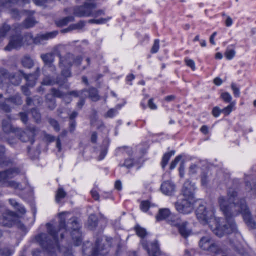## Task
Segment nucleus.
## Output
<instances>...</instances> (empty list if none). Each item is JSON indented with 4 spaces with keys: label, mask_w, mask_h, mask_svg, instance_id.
<instances>
[{
    "label": "nucleus",
    "mask_w": 256,
    "mask_h": 256,
    "mask_svg": "<svg viewBox=\"0 0 256 256\" xmlns=\"http://www.w3.org/2000/svg\"><path fill=\"white\" fill-rule=\"evenodd\" d=\"M135 230L136 234L140 238H144L146 234V230L138 226L135 227Z\"/></svg>",
    "instance_id": "nucleus-47"
},
{
    "label": "nucleus",
    "mask_w": 256,
    "mask_h": 256,
    "mask_svg": "<svg viewBox=\"0 0 256 256\" xmlns=\"http://www.w3.org/2000/svg\"><path fill=\"white\" fill-rule=\"evenodd\" d=\"M98 73L97 74V80L109 72L108 66L106 64L105 60L102 54H97Z\"/></svg>",
    "instance_id": "nucleus-14"
},
{
    "label": "nucleus",
    "mask_w": 256,
    "mask_h": 256,
    "mask_svg": "<svg viewBox=\"0 0 256 256\" xmlns=\"http://www.w3.org/2000/svg\"><path fill=\"white\" fill-rule=\"evenodd\" d=\"M62 49L63 47L61 46H56L53 48L52 51L51 52V53L53 54L54 56L55 55L58 56L59 58V60H60V58H62Z\"/></svg>",
    "instance_id": "nucleus-41"
},
{
    "label": "nucleus",
    "mask_w": 256,
    "mask_h": 256,
    "mask_svg": "<svg viewBox=\"0 0 256 256\" xmlns=\"http://www.w3.org/2000/svg\"><path fill=\"white\" fill-rule=\"evenodd\" d=\"M28 87L32 86L28 85L27 82L26 83V85L22 86L21 87V90L22 92V94L26 96H29L30 94V92Z\"/></svg>",
    "instance_id": "nucleus-55"
},
{
    "label": "nucleus",
    "mask_w": 256,
    "mask_h": 256,
    "mask_svg": "<svg viewBox=\"0 0 256 256\" xmlns=\"http://www.w3.org/2000/svg\"><path fill=\"white\" fill-rule=\"evenodd\" d=\"M32 2L37 6H43L48 2V0H32Z\"/></svg>",
    "instance_id": "nucleus-62"
},
{
    "label": "nucleus",
    "mask_w": 256,
    "mask_h": 256,
    "mask_svg": "<svg viewBox=\"0 0 256 256\" xmlns=\"http://www.w3.org/2000/svg\"><path fill=\"white\" fill-rule=\"evenodd\" d=\"M2 127L3 131L6 134L14 133L18 128H14L8 120H4L2 122Z\"/></svg>",
    "instance_id": "nucleus-26"
},
{
    "label": "nucleus",
    "mask_w": 256,
    "mask_h": 256,
    "mask_svg": "<svg viewBox=\"0 0 256 256\" xmlns=\"http://www.w3.org/2000/svg\"><path fill=\"white\" fill-rule=\"evenodd\" d=\"M236 55V51L234 49H227L224 52V56L228 60H232Z\"/></svg>",
    "instance_id": "nucleus-45"
},
{
    "label": "nucleus",
    "mask_w": 256,
    "mask_h": 256,
    "mask_svg": "<svg viewBox=\"0 0 256 256\" xmlns=\"http://www.w3.org/2000/svg\"><path fill=\"white\" fill-rule=\"evenodd\" d=\"M108 144L109 142L108 140H104L100 150V154L98 157L99 160H102L106 154Z\"/></svg>",
    "instance_id": "nucleus-27"
},
{
    "label": "nucleus",
    "mask_w": 256,
    "mask_h": 256,
    "mask_svg": "<svg viewBox=\"0 0 256 256\" xmlns=\"http://www.w3.org/2000/svg\"><path fill=\"white\" fill-rule=\"evenodd\" d=\"M150 206V203L148 200L142 201L140 204V208L144 212L148 210Z\"/></svg>",
    "instance_id": "nucleus-52"
},
{
    "label": "nucleus",
    "mask_w": 256,
    "mask_h": 256,
    "mask_svg": "<svg viewBox=\"0 0 256 256\" xmlns=\"http://www.w3.org/2000/svg\"><path fill=\"white\" fill-rule=\"evenodd\" d=\"M237 192L232 188L228 191V198L220 196L218 203L220 210L225 216L224 224H220L222 218H213L212 222L216 224L214 228L210 225L214 234L220 238L226 234L236 232L237 228L233 217L241 213L247 225L252 228L256 229V222L252 218L246 202L244 198L237 196ZM224 220V219H222Z\"/></svg>",
    "instance_id": "nucleus-1"
},
{
    "label": "nucleus",
    "mask_w": 256,
    "mask_h": 256,
    "mask_svg": "<svg viewBox=\"0 0 256 256\" xmlns=\"http://www.w3.org/2000/svg\"><path fill=\"white\" fill-rule=\"evenodd\" d=\"M72 30H80L82 29L84 26V22L80 21L74 24H70Z\"/></svg>",
    "instance_id": "nucleus-57"
},
{
    "label": "nucleus",
    "mask_w": 256,
    "mask_h": 256,
    "mask_svg": "<svg viewBox=\"0 0 256 256\" xmlns=\"http://www.w3.org/2000/svg\"><path fill=\"white\" fill-rule=\"evenodd\" d=\"M142 246L147 250L149 256H160V255L157 241H154L148 246L146 242L144 240H142Z\"/></svg>",
    "instance_id": "nucleus-16"
},
{
    "label": "nucleus",
    "mask_w": 256,
    "mask_h": 256,
    "mask_svg": "<svg viewBox=\"0 0 256 256\" xmlns=\"http://www.w3.org/2000/svg\"><path fill=\"white\" fill-rule=\"evenodd\" d=\"M193 200L184 198L181 201L176 202L175 206L178 212L184 214L190 213L193 210Z\"/></svg>",
    "instance_id": "nucleus-12"
},
{
    "label": "nucleus",
    "mask_w": 256,
    "mask_h": 256,
    "mask_svg": "<svg viewBox=\"0 0 256 256\" xmlns=\"http://www.w3.org/2000/svg\"><path fill=\"white\" fill-rule=\"evenodd\" d=\"M9 100L17 105L21 104L22 102L21 97H10Z\"/></svg>",
    "instance_id": "nucleus-60"
},
{
    "label": "nucleus",
    "mask_w": 256,
    "mask_h": 256,
    "mask_svg": "<svg viewBox=\"0 0 256 256\" xmlns=\"http://www.w3.org/2000/svg\"><path fill=\"white\" fill-rule=\"evenodd\" d=\"M160 49V40L158 39H155L154 40L153 44L150 48V52L152 54L157 53Z\"/></svg>",
    "instance_id": "nucleus-39"
},
{
    "label": "nucleus",
    "mask_w": 256,
    "mask_h": 256,
    "mask_svg": "<svg viewBox=\"0 0 256 256\" xmlns=\"http://www.w3.org/2000/svg\"><path fill=\"white\" fill-rule=\"evenodd\" d=\"M213 241L208 236H203L199 241V246L202 250L208 251Z\"/></svg>",
    "instance_id": "nucleus-23"
},
{
    "label": "nucleus",
    "mask_w": 256,
    "mask_h": 256,
    "mask_svg": "<svg viewBox=\"0 0 256 256\" xmlns=\"http://www.w3.org/2000/svg\"><path fill=\"white\" fill-rule=\"evenodd\" d=\"M58 34V31H52L44 34H38L36 37H34L31 33H28L25 35L26 39L30 40L36 44H44L45 42L49 39L54 38Z\"/></svg>",
    "instance_id": "nucleus-9"
},
{
    "label": "nucleus",
    "mask_w": 256,
    "mask_h": 256,
    "mask_svg": "<svg viewBox=\"0 0 256 256\" xmlns=\"http://www.w3.org/2000/svg\"><path fill=\"white\" fill-rule=\"evenodd\" d=\"M66 196V192L62 188H59L56 194V201L59 202L60 200L64 198Z\"/></svg>",
    "instance_id": "nucleus-38"
},
{
    "label": "nucleus",
    "mask_w": 256,
    "mask_h": 256,
    "mask_svg": "<svg viewBox=\"0 0 256 256\" xmlns=\"http://www.w3.org/2000/svg\"><path fill=\"white\" fill-rule=\"evenodd\" d=\"M36 23L37 22L33 18L28 17L22 22V26L25 28H29L33 27Z\"/></svg>",
    "instance_id": "nucleus-31"
},
{
    "label": "nucleus",
    "mask_w": 256,
    "mask_h": 256,
    "mask_svg": "<svg viewBox=\"0 0 256 256\" xmlns=\"http://www.w3.org/2000/svg\"><path fill=\"white\" fill-rule=\"evenodd\" d=\"M175 153L174 150H171L170 152L166 153L162 156V166L163 168L166 166L170 158Z\"/></svg>",
    "instance_id": "nucleus-36"
},
{
    "label": "nucleus",
    "mask_w": 256,
    "mask_h": 256,
    "mask_svg": "<svg viewBox=\"0 0 256 256\" xmlns=\"http://www.w3.org/2000/svg\"><path fill=\"white\" fill-rule=\"evenodd\" d=\"M68 94L72 96H96V89L94 88H90L80 91L72 90Z\"/></svg>",
    "instance_id": "nucleus-21"
},
{
    "label": "nucleus",
    "mask_w": 256,
    "mask_h": 256,
    "mask_svg": "<svg viewBox=\"0 0 256 256\" xmlns=\"http://www.w3.org/2000/svg\"><path fill=\"white\" fill-rule=\"evenodd\" d=\"M208 251L214 254H218L221 253L222 250L218 244L214 240Z\"/></svg>",
    "instance_id": "nucleus-34"
},
{
    "label": "nucleus",
    "mask_w": 256,
    "mask_h": 256,
    "mask_svg": "<svg viewBox=\"0 0 256 256\" xmlns=\"http://www.w3.org/2000/svg\"><path fill=\"white\" fill-rule=\"evenodd\" d=\"M82 60V58L80 56H75L72 54L67 53L59 60L58 66L60 68H70L74 64L79 66Z\"/></svg>",
    "instance_id": "nucleus-7"
},
{
    "label": "nucleus",
    "mask_w": 256,
    "mask_h": 256,
    "mask_svg": "<svg viewBox=\"0 0 256 256\" xmlns=\"http://www.w3.org/2000/svg\"><path fill=\"white\" fill-rule=\"evenodd\" d=\"M5 148L2 146H0V166H7L8 160L4 156Z\"/></svg>",
    "instance_id": "nucleus-32"
},
{
    "label": "nucleus",
    "mask_w": 256,
    "mask_h": 256,
    "mask_svg": "<svg viewBox=\"0 0 256 256\" xmlns=\"http://www.w3.org/2000/svg\"><path fill=\"white\" fill-rule=\"evenodd\" d=\"M11 30L10 26L6 23H4L0 26V36L4 38Z\"/></svg>",
    "instance_id": "nucleus-35"
},
{
    "label": "nucleus",
    "mask_w": 256,
    "mask_h": 256,
    "mask_svg": "<svg viewBox=\"0 0 256 256\" xmlns=\"http://www.w3.org/2000/svg\"><path fill=\"white\" fill-rule=\"evenodd\" d=\"M195 188L194 184H192L189 180H186L182 190L184 198L194 200Z\"/></svg>",
    "instance_id": "nucleus-15"
},
{
    "label": "nucleus",
    "mask_w": 256,
    "mask_h": 256,
    "mask_svg": "<svg viewBox=\"0 0 256 256\" xmlns=\"http://www.w3.org/2000/svg\"><path fill=\"white\" fill-rule=\"evenodd\" d=\"M168 222L173 226H178V225H180V222H182L180 218L176 215L172 214L170 215V216L167 220Z\"/></svg>",
    "instance_id": "nucleus-30"
},
{
    "label": "nucleus",
    "mask_w": 256,
    "mask_h": 256,
    "mask_svg": "<svg viewBox=\"0 0 256 256\" xmlns=\"http://www.w3.org/2000/svg\"><path fill=\"white\" fill-rule=\"evenodd\" d=\"M15 136L14 133H12L8 136H6L4 140H6L10 145L14 146L18 142L17 138L14 137Z\"/></svg>",
    "instance_id": "nucleus-37"
},
{
    "label": "nucleus",
    "mask_w": 256,
    "mask_h": 256,
    "mask_svg": "<svg viewBox=\"0 0 256 256\" xmlns=\"http://www.w3.org/2000/svg\"><path fill=\"white\" fill-rule=\"evenodd\" d=\"M160 189L162 194L170 196L175 192L176 186L171 181L166 180L162 184Z\"/></svg>",
    "instance_id": "nucleus-20"
},
{
    "label": "nucleus",
    "mask_w": 256,
    "mask_h": 256,
    "mask_svg": "<svg viewBox=\"0 0 256 256\" xmlns=\"http://www.w3.org/2000/svg\"><path fill=\"white\" fill-rule=\"evenodd\" d=\"M122 106H120L119 104L116 106V108H111L109 110L108 112L105 114L104 116L106 118H112L113 117L117 112V110L120 109Z\"/></svg>",
    "instance_id": "nucleus-43"
},
{
    "label": "nucleus",
    "mask_w": 256,
    "mask_h": 256,
    "mask_svg": "<svg viewBox=\"0 0 256 256\" xmlns=\"http://www.w3.org/2000/svg\"><path fill=\"white\" fill-rule=\"evenodd\" d=\"M65 82V80L62 78L57 76L56 79L52 78L50 76L45 78L42 82V86L38 90V91L44 90V86L54 85L56 84L62 86Z\"/></svg>",
    "instance_id": "nucleus-18"
},
{
    "label": "nucleus",
    "mask_w": 256,
    "mask_h": 256,
    "mask_svg": "<svg viewBox=\"0 0 256 256\" xmlns=\"http://www.w3.org/2000/svg\"><path fill=\"white\" fill-rule=\"evenodd\" d=\"M10 204L22 215H24L26 212V210L24 207L21 204L15 200L10 198L8 200Z\"/></svg>",
    "instance_id": "nucleus-25"
},
{
    "label": "nucleus",
    "mask_w": 256,
    "mask_h": 256,
    "mask_svg": "<svg viewBox=\"0 0 256 256\" xmlns=\"http://www.w3.org/2000/svg\"><path fill=\"white\" fill-rule=\"evenodd\" d=\"M171 213L169 210V209L164 208L160 209L158 212V214L156 216V218L157 221H160L164 220H166L170 216Z\"/></svg>",
    "instance_id": "nucleus-24"
},
{
    "label": "nucleus",
    "mask_w": 256,
    "mask_h": 256,
    "mask_svg": "<svg viewBox=\"0 0 256 256\" xmlns=\"http://www.w3.org/2000/svg\"><path fill=\"white\" fill-rule=\"evenodd\" d=\"M246 189L248 190H254L256 192V184H254L253 186H252L251 184L249 182L246 181Z\"/></svg>",
    "instance_id": "nucleus-63"
},
{
    "label": "nucleus",
    "mask_w": 256,
    "mask_h": 256,
    "mask_svg": "<svg viewBox=\"0 0 256 256\" xmlns=\"http://www.w3.org/2000/svg\"><path fill=\"white\" fill-rule=\"evenodd\" d=\"M95 5L92 3L85 2L82 6H76L73 8L74 14L78 17L88 16L92 14Z\"/></svg>",
    "instance_id": "nucleus-10"
},
{
    "label": "nucleus",
    "mask_w": 256,
    "mask_h": 256,
    "mask_svg": "<svg viewBox=\"0 0 256 256\" xmlns=\"http://www.w3.org/2000/svg\"><path fill=\"white\" fill-rule=\"evenodd\" d=\"M182 158V156H177L174 160L172 161L171 164H170V170H172L174 169L176 166L177 164L178 163V162Z\"/></svg>",
    "instance_id": "nucleus-58"
},
{
    "label": "nucleus",
    "mask_w": 256,
    "mask_h": 256,
    "mask_svg": "<svg viewBox=\"0 0 256 256\" xmlns=\"http://www.w3.org/2000/svg\"><path fill=\"white\" fill-rule=\"evenodd\" d=\"M22 66L26 68H31L34 65L33 60L28 56H24L21 60Z\"/></svg>",
    "instance_id": "nucleus-28"
},
{
    "label": "nucleus",
    "mask_w": 256,
    "mask_h": 256,
    "mask_svg": "<svg viewBox=\"0 0 256 256\" xmlns=\"http://www.w3.org/2000/svg\"><path fill=\"white\" fill-rule=\"evenodd\" d=\"M188 222H180V225H178V232L184 238H186L192 233V230L188 227Z\"/></svg>",
    "instance_id": "nucleus-22"
},
{
    "label": "nucleus",
    "mask_w": 256,
    "mask_h": 256,
    "mask_svg": "<svg viewBox=\"0 0 256 256\" xmlns=\"http://www.w3.org/2000/svg\"><path fill=\"white\" fill-rule=\"evenodd\" d=\"M184 61L186 66L190 68L192 70L194 71L196 70V64L193 60L186 58Z\"/></svg>",
    "instance_id": "nucleus-44"
},
{
    "label": "nucleus",
    "mask_w": 256,
    "mask_h": 256,
    "mask_svg": "<svg viewBox=\"0 0 256 256\" xmlns=\"http://www.w3.org/2000/svg\"><path fill=\"white\" fill-rule=\"evenodd\" d=\"M2 236V232L0 230V238ZM12 254V252L8 248H0V255L1 256H10Z\"/></svg>",
    "instance_id": "nucleus-48"
},
{
    "label": "nucleus",
    "mask_w": 256,
    "mask_h": 256,
    "mask_svg": "<svg viewBox=\"0 0 256 256\" xmlns=\"http://www.w3.org/2000/svg\"><path fill=\"white\" fill-rule=\"evenodd\" d=\"M52 96H64V94L58 89L52 88L50 90Z\"/></svg>",
    "instance_id": "nucleus-56"
},
{
    "label": "nucleus",
    "mask_w": 256,
    "mask_h": 256,
    "mask_svg": "<svg viewBox=\"0 0 256 256\" xmlns=\"http://www.w3.org/2000/svg\"><path fill=\"white\" fill-rule=\"evenodd\" d=\"M116 246V253L118 254L121 248L120 240L118 238H106L104 240L100 241L97 240V256H104L108 253L107 248L110 246Z\"/></svg>",
    "instance_id": "nucleus-4"
},
{
    "label": "nucleus",
    "mask_w": 256,
    "mask_h": 256,
    "mask_svg": "<svg viewBox=\"0 0 256 256\" xmlns=\"http://www.w3.org/2000/svg\"><path fill=\"white\" fill-rule=\"evenodd\" d=\"M107 224V220L103 214L100 213L97 216V226H99L101 229L104 228Z\"/></svg>",
    "instance_id": "nucleus-33"
},
{
    "label": "nucleus",
    "mask_w": 256,
    "mask_h": 256,
    "mask_svg": "<svg viewBox=\"0 0 256 256\" xmlns=\"http://www.w3.org/2000/svg\"><path fill=\"white\" fill-rule=\"evenodd\" d=\"M74 20L73 16H68L58 20L56 24L58 26L61 27L66 25L69 22H73Z\"/></svg>",
    "instance_id": "nucleus-29"
},
{
    "label": "nucleus",
    "mask_w": 256,
    "mask_h": 256,
    "mask_svg": "<svg viewBox=\"0 0 256 256\" xmlns=\"http://www.w3.org/2000/svg\"><path fill=\"white\" fill-rule=\"evenodd\" d=\"M40 70L37 68L34 74H26L23 70H19L17 72L10 73L6 70L0 69V82H3L4 80L8 79L14 85H18L23 76L27 82V84L34 86L36 84V80L39 76Z\"/></svg>",
    "instance_id": "nucleus-3"
},
{
    "label": "nucleus",
    "mask_w": 256,
    "mask_h": 256,
    "mask_svg": "<svg viewBox=\"0 0 256 256\" xmlns=\"http://www.w3.org/2000/svg\"><path fill=\"white\" fill-rule=\"evenodd\" d=\"M38 130L35 126H27L25 130L17 128L15 131V135L23 142H30L32 144L34 142V137Z\"/></svg>",
    "instance_id": "nucleus-5"
},
{
    "label": "nucleus",
    "mask_w": 256,
    "mask_h": 256,
    "mask_svg": "<svg viewBox=\"0 0 256 256\" xmlns=\"http://www.w3.org/2000/svg\"><path fill=\"white\" fill-rule=\"evenodd\" d=\"M66 212H63L60 214V222L58 228H56L53 222H50L46 224L47 232L48 234L45 233H41L35 236V242L38 244L42 248L48 249L53 248L58 244L60 233V238H64V234L67 230L65 224L66 218L63 216Z\"/></svg>",
    "instance_id": "nucleus-2"
},
{
    "label": "nucleus",
    "mask_w": 256,
    "mask_h": 256,
    "mask_svg": "<svg viewBox=\"0 0 256 256\" xmlns=\"http://www.w3.org/2000/svg\"><path fill=\"white\" fill-rule=\"evenodd\" d=\"M231 88L233 91L234 96H238L240 94V89L236 84L232 83L231 84Z\"/></svg>",
    "instance_id": "nucleus-61"
},
{
    "label": "nucleus",
    "mask_w": 256,
    "mask_h": 256,
    "mask_svg": "<svg viewBox=\"0 0 256 256\" xmlns=\"http://www.w3.org/2000/svg\"><path fill=\"white\" fill-rule=\"evenodd\" d=\"M31 114L33 118L36 123L40 122L41 115L38 110L36 108H33L31 110Z\"/></svg>",
    "instance_id": "nucleus-42"
},
{
    "label": "nucleus",
    "mask_w": 256,
    "mask_h": 256,
    "mask_svg": "<svg viewBox=\"0 0 256 256\" xmlns=\"http://www.w3.org/2000/svg\"><path fill=\"white\" fill-rule=\"evenodd\" d=\"M4 186L10 187L14 189H22V186L20 183L16 182L13 180H8L6 184Z\"/></svg>",
    "instance_id": "nucleus-40"
},
{
    "label": "nucleus",
    "mask_w": 256,
    "mask_h": 256,
    "mask_svg": "<svg viewBox=\"0 0 256 256\" xmlns=\"http://www.w3.org/2000/svg\"><path fill=\"white\" fill-rule=\"evenodd\" d=\"M209 176L207 173L204 172L201 174V182L204 186H206L209 182Z\"/></svg>",
    "instance_id": "nucleus-49"
},
{
    "label": "nucleus",
    "mask_w": 256,
    "mask_h": 256,
    "mask_svg": "<svg viewBox=\"0 0 256 256\" xmlns=\"http://www.w3.org/2000/svg\"><path fill=\"white\" fill-rule=\"evenodd\" d=\"M214 214L212 210H207L206 206L203 204H200L196 210V214L198 219L203 224L210 222L212 220Z\"/></svg>",
    "instance_id": "nucleus-6"
},
{
    "label": "nucleus",
    "mask_w": 256,
    "mask_h": 256,
    "mask_svg": "<svg viewBox=\"0 0 256 256\" xmlns=\"http://www.w3.org/2000/svg\"><path fill=\"white\" fill-rule=\"evenodd\" d=\"M22 44V38L20 35H16L10 38L8 44L5 47L6 50H10L12 48H18Z\"/></svg>",
    "instance_id": "nucleus-17"
},
{
    "label": "nucleus",
    "mask_w": 256,
    "mask_h": 256,
    "mask_svg": "<svg viewBox=\"0 0 256 256\" xmlns=\"http://www.w3.org/2000/svg\"><path fill=\"white\" fill-rule=\"evenodd\" d=\"M70 222L68 223L67 228L68 230H72V236L76 246L80 244L82 242L81 233L80 232V224L76 218L70 219Z\"/></svg>",
    "instance_id": "nucleus-8"
},
{
    "label": "nucleus",
    "mask_w": 256,
    "mask_h": 256,
    "mask_svg": "<svg viewBox=\"0 0 256 256\" xmlns=\"http://www.w3.org/2000/svg\"><path fill=\"white\" fill-rule=\"evenodd\" d=\"M60 68L62 69L61 74L64 78H66L71 76L70 68Z\"/></svg>",
    "instance_id": "nucleus-53"
},
{
    "label": "nucleus",
    "mask_w": 256,
    "mask_h": 256,
    "mask_svg": "<svg viewBox=\"0 0 256 256\" xmlns=\"http://www.w3.org/2000/svg\"><path fill=\"white\" fill-rule=\"evenodd\" d=\"M235 104L234 102H232L230 103V104L227 106L226 107L224 108L222 112H224L226 114H228L232 110L233 108L234 107Z\"/></svg>",
    "instance_id": "nucleus-54"
},
{
    "label": "nucleus",
    "mask_w": 256,
    "mask_h": 256,
    "mask_svg": "<svg viewBox=\"0 0 256 256\" xmlns=\"http://www.w3.org/2000/svg\"><path fill=\"white\" fill-rule=\"evenodd\" d=\"M136 76H135L132 74H129L128 75H126V78H125V82L127 84H128L130 86H132V80H134Z\"/></svg>",
    "instance_id": "nucleus-51"
},
{
    "label": "nucleus",
    "mask_w": 256,
    "mask_h": 256,
    "mask_svg": "<svg viewBox=\"0 0 256 256\" xmlns=\"http://www.w3.org/2000/svg\"><path fill=\"white\" fill-rule=\"evenodd\" d=\"M11 14L12 16L15 18L19 19L20 18L19 12L16 9H12L11 10Z\"/></svg>",
    "instance_id": "nucleus-64"
},
{
    "label": "nucleus",
    "mask_w": 256,
    "mask_h": 256,
    "mask_svg": "<svg viewBox=\"0 0 256 256\" xmlns=\"http://www.w3.org/2000/svg\"><path fill=\"white\" fill-rule=\"evenodd\" d=\"M40 58L44 66L50 68L52 72H55L56 70V68L54 64V58L53 56V54L51 52L42 54H40Z\"/></svg>",
    "instance_id": "nucleus-19"
},
{
    "label": "nucleus",
    "mask_w": 256,
    "mask_h": 256,
    "mask_svg": "<svg viewBox=\"0 0 256 256\" xmlns=\"http://www.w3.org/2000/svg\"><path fill=\"white\" fill-rule=\"evenodd\" d=\"M20 172L18 168H12L0 172V186H5L8 180L14 178Z\"/></svg>",
    "instance_id": "nucleus-13"
},
{
    "label": "nucleus",
    "mask_w": 256,
    "mask_h": 256,
    "mask_svg": "<svg viewBox=\"0 0 256 256\" xmlns=\"http://www.w3.org/2000/svg\"><path fill=\"white\" fill-rule=\"evenodd\" d=\"M19 116L20 117V120L22 122L26 124L28 121V114L24 112H20L19 113Z\"/></svg>",
    "instance_id": "nucleus-59"
},
{
    "label": "nucleus",
    "mask_w": 256,
    "mask_h": 256,
    "mask_svg": "<svg viewBox=\"0 0 256 256\" xmlns=\"http://www.w3.org/2000/svg\"><path fill=\"white\" fill-rule=\"evenodd\" d=\"M112 19V16H107L104 18H97V24H106Z\"/></svg>",
    "instance_id": "nucleus-46"
},
{
    "label": "nucleus",
    "mask_w": 256,
    "mask_h": 256,
    "mask_svg": "<svg viewBox=\"0 0 256 256\" xmlns=\"http://www.w3.org/2000/svg\"><path fill=\"white\" fill-rule=\"evenodd\" d=\"M48 120L50 124L54 128L55 130L58 132L60 130L58 123L56 120L52 118H49Z\"/></svg>",
    "instance_id": "nucleus-50"
},
{
    "label": "nucleus",
    "mask_w": 256,
    "mask_h": 256,
    "mask_svg": "<svg viewBox=\"0 0 256 256\" xmlns=\"http://www.w3.org/2000/svg\"><path fill=\"white\" fill-rule=\"evenodd\" d=\"M18 221V216L14 212L7 211L0 218V224L4 226L12 227Z\"/></svg>",
    "instance_id": "nucleus-11"
}]
</instances>
